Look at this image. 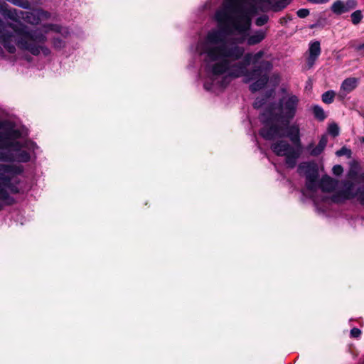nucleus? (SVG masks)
<instances>
[{"mask_svg": "<svg viewBox=\"0 0 364 364\" xmlns=\"http://www.w3.org/2000/svg\"><path fill=\"white\" fill-rule=\"evenodd\" d=\"M265 104V99L263 97H257L253 103L255 109H259Z\"/></svg>", "mask_w": 364, "mask_h": 364, "instance_id": "40", "label": "nucleus"}, {"mask_svg": "<svg viewBox=\"0 0 364 364\" xmlns=\"http://www.w3.org/2000/svg\"><path fill=\"white\" fill-rule=\"evenodd\" d=\"M294 147L285 140H278L271 145V150L277 156H284Z\"/></svg>", "mask_w": 364, "mask_h": 364, "instance_id": "12", "label": "nucleus"}, {"mask_svg": "<svg viewBox=\"0 0 364 364\" xmlns=\"http://www.w3.org/2000/svg\"><path fill=\"white\" fill-rule=\"evenodd\" d=\"M5 125L4 122H0V150H9L11 139H18L22 136L21 132L14 124Z\"/></svg>", "mask_w": 364, "mask_h": 364, "instance_id": "8", "label": "nucleus"}, {"mask_svg": "<svg viewBox=\"0 0 364 364\" xmlns=\"http://www.w3.org/2000/svg\"><path fill=\"white\" fill-rule=\"evenodd\" d=\"M299 97L291 95L287 98L279 99L277 104L271 103L266 107L260 114V122L263 126L269 125L264 129L267 137L273 136L280 129L279 122H285L288 124L295 117L299 105Z\"/></svg>", "mask_w": 364, "mask_h": 364, "instance_id": "2", "label": "nucleus"}, {"mask_svg": "<svg viewBox=\"0 0 364 364\" xmlns=\"http://www.w3.org/2000/svg\"><path fill=\"white\" fill-rule=\"evenodd\" d=\"M309 55L307 58V63L309 66H311L321 55V49L320 42L316 41L311 43L309 48Z\"/></svg>", "mask_w": 364, "mask_h": 364, "instance_id": "15", "label": "nucleus"}, {"mask_svg": "<svg viewBox=\"0 0 364 364\" xmlns=\"http://www.w3.org/2000/svg\"><path fill=\"white\" fill-rule=\"evenodd\" d=\"M292 20V16L291 14H287L285 16L282 17L279 19V23L281 25L284 26L286 25L289 21Z\"/></svg>", "mask_w": 364, "mask_h": 364, "instance_id": "48", "label": "nucleus"}, {"mask_svg": "<svg viewBox=\"0 0 364 364\" xmlns=\"http://www.w3.org/2000/svg\"><path fill=\"white\" fill-rule=\"evenodd\" d=\"M348 176L353 180L358 179V182L359 181L360 175H358V172L355 169L350 168L348 171Z\"/></svg>", "mask_w": 364, "mask_h": 364, "instance_id": "45", "label": "nucleus"}, {"mask_svg": "<svg viewBox=\"0 0 364 364\" xmlns=\"http://www.w3.org/2000/svg\"><path fill=\"white\" fill-rule=\"evenodd\" d=\"M296 14L299 18H304L309 15V10L307 9H300L296 11Z\"/></svg>", "mask_w": 364, "mask_h": 364, "instance_id": "44", "label": "nucleus"}, {"mask_svg": "<svg viewBox=\"0 0 364 364\" xmlns=\"http://www.w3.org/2000/svg\"><path fill=\"white\" fill-rule=\"evenodd\" d=\"M0 161L3 162H14L15 161V157L11 152H5L0 151Z\"/></svg>", "mask_w": 364, "mask_h": 364, "instance_id": "32", "label": "nucleus"}, {"mask_svg": "<svg viewBox=\"0 0 364 364\" xmlns=\"http://www.w3.org/2000/svg\"><path fill=\"white\" fill-rule=\"evenodd\" d=\"M301 154V148H296L294 146L292 149L288 151L284 156L285 157V164L289 168H294L297 163L298 159Z\"/></svg>", "mask_w": 364, "mask_h": 364, "instance_id": "14", "label": "nucleus"}, {"mask_svg": "<svg viewBox=\"0 0 364 364\" xmlns=\"http://www.w3.org/2000/svg\"><path fill=\"white\" fill-rule=\"evenodd\" d=\"M230 77L227 74L226 75L223 77L222 80L220 82V84L222 87H225L228 86V85L230 83Z\"/></svg>", "mask_w": 364, "mask_h": 364, "instance_id": "50", "label": "nucleus"}, {"mask_svg": "<svg viewBox=\"0 0 364 364\" xmlns=\"http://www.w3.org/2000/svg\"><path fill=\"white\" fill-rule=\"evenodd\" d=\"M331 201L334 203H341L344 200H347L343 195L341 194V191L337 192L331 196Z\"/></svg>", "mask_w": 364, "mask_h": 364, "instance_id": "36", "label": "nucleus"}, {"mask_svg": "<svg viewBox=\"0 0 364 364\" xmlns=\"http://www.w3.org/2000/svg\"><path fill=\"white\" fill-rule=\"evenodd\" d=\"M279 124L280 129L278 133L273 134V136L268 138L265 136L264 132H263V130L267 129L269 125L263 126L260 128L259 130V136L267 141H274L277 138H287L294 146L302 148L299 124L297 123L286 124L285 122H279Z\"/></svg>", "mask_w": 364, "mask_h": 364, "instance_id": "5", "label": "nucleus"}, {"mask_svg": "<svg viewBox=\"0 0 364 364\" xmlns=\"http://www.w3.org/2000/svg\"><path fill=\"white\" fill-rule=\"evenodd\" d=\"M246 70H241L240 68H233V65H230V70L228 71V75L231 78H237L241 75L245 76V73Z\"/></svg>", "mask_w": 364, "mask_h": 364, "instance_id": "27", "label": "nucleus"}, {"mask_svg": "<svg viewBox=\"0 0 364 364\" xmlns=\"http://www.w3.org/2000/svg\"><path fill=\"white\" fill-rule=\"evenodd\" d=\"M357 49H358V50H364V43H363L360 44V45L358 46Z\"/></svg>", "mask_w": 364, "mask_h": 364, "instance_id": "54", "label": "nucleus"}, {"mask_svg": "<svg viewBox=\"0 0 364 364\" xmlns=\"http://www.w3.org/2000/svg\"><path fill=\"white\" fill-rule=\"evenodd\" d=\"M15 161L21 163H27L31 160L30 154L25 150H21L16 154Z\"/></svg>", "mask_w": 364, "mask_h": 364, "instance_id": "26", "label": "nucleus"}, {"mask_svg": "<svg viewBox=\"0 0 364 364\" xmlns=\"http://www.w3.org/2000/svg\"><path fill=\"white\" fill-rule=\"evenodd\" d=\"M267 33L264 31L258 30L256 31L254 34L250 36L247 39V43L248 46H252L261 43L265 38Z\"/></svg>", "mask_w": 364, "mask_h": 364, "instance_id": "18", "label": "nucleus"}, {"mask_svg": "<svg viewBox=\"0 0 364 364\" xmlns=\"http://www.w3.org/2000/svg\"><path fill=\"white\" fill-rule=\"evenodd\" d=\"M291 0H275V2L272 4L271 1V4L269 5H272V10L274 12L280 11L283 9H284L290 3ZM269 4V3H267Z\"/></svg>", "mask_w": 364, "mask_h": 364, "instance_id": "23", "label": "nucleus"}, {"mask_svg": "<svg viewBox=\"0 0 364 364\" xmlns=\"http://www.w3.org/2000/svg\"><path fill=\"white\" fill-rule=\"evenodd\" d=\"M343 1L341 0H338L335 1L331 7V9L332 12L336 15H341L343 14Z\"/></svg>", "mask_w": 364, "mask_h": 364, "instance_id": "28", "label": "nucleus"}, {"mask_svg": "<svg viewBox=\"0 0 364 364\" xmlns=\"http://www.w3.org/2000/svg\"><path fill=\"white\" fill-rule=\"evenodd\" d=\"M238 20L240 21H233L232 22V33L234 31H237L241 36L239 37H235L231 39L229 45H236L242 44L245 43V40L247 39L248 31L251 26V18L247 15L246 11H242V14L238 15Z\"/></svg>", "mask_w": 364, "mask_h": 364, "instance_id": "7", "label": "nucleus"}, {"mask_svg": "<svg viewBox=\"0 0 364 364\" xmlns=\"http://www.w3.org/2000/svg\"><path fill=\"white\" fill-rule=\"evenodd\" d=\"M358 183H362L363 184L355 191L354 198H356L359 203L364 206V172L360 174Z\"/></svg>", "mask_w": 364, "mask_h": 364, "instance_id": "19", "label": "nucleus"}, {"mask_svg": "<svg viewBox=\"0 0 364 364\" xmlns=\"http://www.w3.org/2000/svg\"><path fill=\"white\" fill-rule=\"evenodd\" d=\"M23 146L22 143L18 141V139H11L9 145V150L12 149L13 151L18 152L21 151Z\"/></svg>", "mask_w": 364, "mask_h": 364, "instance_id": "33", "label": "nucleus"}, {"mask_svg": "<svg viewBox=\"0 0 364 364\" xmlns=\"http://www.w3.org/2000/svg\"><path fill=\"white\" fill-rule=\"evenodd\" d=\"M345 4L350 11L355 9L358 5L356 0H347Z\"/></svg>", "mask_w": 364, "mask_h": 364, "instance_id": "47", "label": "nucleus"}, {"mask_svg": "<svg viewBox=\"0 0 364 364\" xmlns=\"http://www.w3.org/2000/svg\"><path fill=\"white\" fill-rule=\"evenodd\" d=\"M2 205L0 203V210H2Z\"/></svg>", "mask_w": 364, "mask_h": 364, "instance_id": "56", "label": "nucleus"}, {"mask_svg": "<svg viewBox=\"0 0 364 364\" xmlns=\"http://www.w3.org/2000/svg\"><path fill=\"white\" fill-rule=\"evenodd\" d=\"M203 86H204V88L206 90H210L211 89L212 83H209V82H205L204 83Z\"/></svg>", "mask_w": 364, "mask_h": 364, "instance_id": "53", "label": "nucleus"}, {"mask_svg": "<svg viewBox=\"0 0 364 364\" xmlns=\"http://www.w3.org/2000/svg\"><path fill=\"white\" fill-rule=\"evenodd\" d=\"M203 53L212 62L228 58L232 61H236L243 56L245 48L240 46L222 43L215 46H205Z\"/></svg>", "mask_w": 364, "mask_h": 364, "instance_id": "4", "label": "nucleus"}, {"mask_svg": "<svg viewBox=\"0 0 364 364\" xmlns=\"http://www.w3.org/2000/svg\"><path fill=\"white\" fill-rule=\"evenodd\" d=\"M230 59H222L214 63L211 68V73L215 76L222 75L228 73L230 68Z\"/></svg>", "mask_w": 364, "mask_h": 364, "instance_id": "13", "label": "nucleus"}, {"mask_svg": "<svg viewBox=\"0 0 364 364\" xmlns=\"http://www.w3.org/2000/svg\"><path fill=\"white\" fill-rule=\"evenodd\" d=\"M14 23H5L0 18V43L9 53L16 50V41L32 40L45 43L47 37L38 30H29L21 20L31 25H38L42 18H48L50 13L42 9H34L31 11L17 10Z\"/></svg>", "mask_w": 364, "mask_h": 364, "instance_id": "1", "label": "nucleus"}, {"mask_svg": "<svg viewBox=\"0 0 364 364\" xmlns=\"http://www.w3.org/2000/svg\"><path fill=\"white\" fill-rule=\"evenodd\" d=\"M363 18L361 10H356L350 14V21L353 25L359 24Z\"/></svg>", "mask_w": 364, "mask_h": 364, "instance_id": "29", "label": "nucleus"}, {"mask_svg": "<svg viewBox=\"0 0 364 364\" xmlns=\"http://www.w3.org/2000/svg\"><path fill=\"white\" fill-rule=\"evenodd\" d=\"M312 4H325L329 1V0H309Z\"/></svg>", "mask_w": 364, "mask_h": 364, "instance_id": "52", "label": "nucleus"}, {"mask_svg": "<svg viewBox=\"0 0 364 364\" xmlns=\"http://www.w3.org/2000/svg\"><path fill=\"white\" fill-rule=\"evenodd\" d=\"M45 27L48 28L49 30L53 31L56 33H60L62 30V27L57 24L49 23L45 25Z\"/></svg>", "mask_w": 364, "mask_h": 364, "instance_id": "41", "label": "nucleus"}, {"mask_svg": "<svg viewBox=\"0 0 364 364\" xmlns=\"http://www.w3.org/2000/svg\"><path fill=\"white\" fill-rule=\"evenodd\" d=\"M336 156H347L348 157H350L351 156V150L350 149H348L346 146H343L339 150H338L336 152Z\"/></svg>", "mask_w": 364, "mask_h": 364, "instance_id": "38", "label": "nucleus"}, {"mask_svg": "<svg viewBox=\"0 0 364 364\" xmlns=\"http://www.w3.org/2000/svg\"><path fill=\"white\" fill-rule=\"evenodd\" d=\"M343 14L349 11L350 10L346 6V4L343 2Z\"/></svg>", "mask_w": 364, "mask_h": 364, "instance_id": "55", "label": "nucleus"}, {"mask_svg": "<svg viewBox=\"0 0 364 364\" xmlns=\"http://www.w3.org/2000/svg\"><path fill=\"white\" fill-rule=\"evenodd\" d=\"M255 81L250 85L249 90L255 93L266 87L269 82V74L264 73L261 77L255 80Z\"/></svg>", "mask_w": 364, "mask_h": 364, "instance_id": "17", "label": "nucleus"}, {"mask_svg": "<svg viewBox=\"0 0 364 364\" xmlns=\"http://www.w3.org/2000/svg\"><path fill=\"white\" fill-rule=\"evenodd\" d=\"M44 43L32 40L16 41V46L19 49L29 51L33 55H38L42 51L45 56L50 55V49L43 46Z\"/></svg>", "mask_w": 364, "mask_h": 364, "instance_id": "9", "label": "nucleus"}, {"mask_svg": "<svg viewBox=\"0 0 364 364\" xmlns=\"http://www.w3.org/2000/svg\"><path fill=\"white\" fill-rule=\"evenodd\" d=\"M332 172L335 176H341L343 172V168L341 165H335L332 168Z\"/></svg>", "mask_w": 364, "mask_h": 364, "instance_id": "42", "label": "nucleus"}, {"mask_svg": "<svg viewBox=\"0 0 364 364\" xmlns=\"http://www.w3.org/2000/svg\"><path fill=\"white\" fill-rule=\"evenodd\" d=\"M344 189L341 191V194L344 196L346 199H353L354 193L353 189L354 188V183L350 181H346L343 183Z\"/></svg>", "mask_w": 364, "mask_h": 364, "instance_id": "22", "label": "nucleus"}, {"mask_svg": "<svg viewBox=\"0 0 364 364\" xmlns=\"http://www.w3.org/2000/svg\"><path fill=\"white\" fill-rule=\"evenodd\" d=\"M298 173L305 176V186L307 190L314 192L317 189L318 182V168L314 161L301 162L298 166Z\"/></svg>", "mask_w": 364, "mask_h": 364, "instance_id": "6", "label": "nucleus"}, {"mask_svg": "<svg viewBox=\"0 0 364 364\" xmlns=\"http://www.w3.org/2000/svg\"><path fill=\"white\" fill-rule=\"evenodd\" d=\"M336 184L337 181L335 179L326 175L321 178L319 182V187L323 192L330 193L334 191Z\"/></svg>", "mask_w": 364, "mask_h": 364, "instance_id": "16", "label": "nucleus"}, {"mask_svg": "<svg viewBox=\"0 0 364 364\" xmlns=\"http://www.w3.org/2000/svg\"><path fill=\"white\" fill-rule=\"evenodd\" d=\"M225 34H232V30L229 26L221 28L219 31H211L207 34V41L211 44H218L224 42Z\"/></svg>", "mask_w": 364, "mask_h": 364, "instance_id": "11", "label": "nucleus"}, {"mask_svg": "<svg viewBox=\"0 0 364 364\" xmlns=\"http://www.w3.org/2000/svg\"><path fill=\"white\" fill-rule=\"evenodd\" d=\"M358 85V79L355 77H348L343 80L341 85V89L348 93L352 92Z\"/></svg>", "mask_w": 364, "mask_h": 364, "instance_id": "21", "label": "nucleus"}, {"mask_svg": "<svg viewBox=\"0 0 364 364\" xmlns=\"http://www.w3.org/2000/svg\"><path fill=\"white\" fill-rule=\"evenodd\" d=\"M314 117L320 122L323 121L326 118V115L321 107L314 105L312 108Z\"/></svg>", "mask_w": 364, "mask_h": 364, "instance_id": "25", "label": "nucleus"}, {"mask_svg": "<svg viewBox=\"0 0 364 364\" xmlns=\"http://www.w3.org/2000/svg\"><path fill=\"white\" fill-rule=\"evenodd\" d=\"M327 142H328V139H327V136L326 135H322L319 141H318V145L319 146H321V148L325 149L326 145H327Z\"/></svg>", "mask_w": 364, "mask_h": 364, "instance_id": "49", "label": "nucleus"}, {"mask_svg": "<svg viewBox=\"0 0 364 364\" xmlns=\"http://www.w3.org/2000/svg\"><path fill=\"white\" fill-rule=\"evenodd\" d=\"M336 93L333 90L325 92L321 97L322 101L326 104H331L333 102Z\"/></svg>", "mask_w": 364, "mask_h": 364, "instance_id": "31", "label": "nucleus"}, {"mask_svg": "<svg viewBox=\"0 0 364 364\" xmlns=\"http://www.w3.org/2000/svg\"><path fill=\"white\" fill-rule=\"evenodd\" d=\"M307 149L309 151V154L312 156H318L324 151V149L321 148L318 144L314 147V143H310L307 146Z\"/></svg>", "mask_w": 364, "mask_h": 364, "instance_id": "30", "label": "nucleus"}, {"mask_svg": "<svg viewBox=\"0 0 364 364\" xmlns=\"http://www.w3.org/2000/svg\"><path fill=\"white\" fill-rule=\"evenodd\" d=\"M328 130L330 134L334 137L339 134V127L336 123L331 124L328 127Z\"/></svg>", "mask_w": 364, "mask_h": 364, "instance_id": "39", "label": "nucleus"}, {"mask_svg": "<svg viewBox=\"0 0 364 364\" xmlns=\"http://www.w3.org/2000/svg\"><path fill=\"white\" fill-rule=\"evenodd\" d=\"M361 331L358 328H353L350 331V335L351 338H358L361 336Z\"/></svg>", "mask_w": 364, "mask_h": 364, "instance_id": "46", "label": "nucleus"}, {"mask_svg": "<svg viewBox=\"0 0 364 364\" xmlns=\"http://www.w3.org/2000/svg\"><path fill=\"white\" fill-rule=\"evenodd\" d=\"M16 11L17 9H9L8 8V4L6 3L0 2V13L5 17L12 20L13 21L17 15Z\"/></svg>", "mask_w": 364, "mask_h": 364, "instance_id": "20", "label": "nucleus"}, {"mask_svg": "<svg viewBox=\"0 0 364 364\" xmlns=\"http://www.w3.org/2000/svg\"><path fill=\"white\" fill-rule=\"evenodd\" d=\"M11 2L21 8L25 9H29L31 8V4L28 0H10Z\"/></svg>", "mask_w": 364, "mask_h": 364, "instance_id": "34", "label": "nucleus"}, {"mask_svg": "<svg viewBox=\"0 0 364 364\" xmlns=\"http://www.w3.org/2000/svg\"><path fill=\"white\" fill-rule=\"evenodd\" d=\"M23 171V167L20 165L0 164V200L4 201L8 205L15 203L9 192L13 194L20 193L18 187L20 180L14 178L22 174Z\"/></svg>", "mask_w": 364, "mask_h": 364, "instance_id": "3", "label": "nucleus"}, {"mask_svg": "<svg viewBox=\"0 0 364 364\" xmlns=\"http://www.w3.org/2000/svg\"><path fill=\"white\" fill-rule=\"evenodd\" d=\"M269 21V16L266 14L261 15L255 20V24L257 26H262L266 24Z\"/></svg>", "mask_w": 364, "mask_h": 364, "instance_id": "37", "label": "nucleus"}, {"mask_svg": "<svg viewBox=\"0 0 364 364\" xmlns=\"http://www.w3.org/2000/svg\"><path fill=\"white\" fill-rule=\"evenodd\" d=\"M251 63H252V54L247 53L242 60V62H239L237 63L233 64V68H240L241 70H247V66L249 65Z\"/></svg>", "mask_w": 364, "mask_h": 364, "instance_id": "24", "label": "nucleus"}, {"mask_svg": "<svg viewBox=\"0 0 364 364\" xmlns=\"http://www.w3.org/2000/svg\"><path fill=\"white\" fill-rule=\"evenodd\" d=\"M264 55V51L259 50L254 55H252V64H256Z\"/></svg>", "mask_w": 364, "mask_h": 364, "instance_id": "43", "label": "nucleus"}, {"mask_svg": "<svg viewBox=\"0 0 364 364\" xmlns=\"http://www.w3.org/2000/svg\"><path fill=\"white\" fill-rule=\"evenodd\" d=\"M52 44L55 49L58 50L64 48L65 46V41L59 37L53 38L52 39Z\"/></svg>", "mask_w": 364, "mask_h": 364, "instance_id": "35", "label": "nucleus"}, {"mask_svg": "<svg viewBox=\"0 0 364 364\" xmlns=\"http://www.w3.org/2000/svg\"><path fill=\"white\" fill-rule=\"evenodd\" d=\"M273 68L272 63L268 60H262L259 65H255L250 70H246L245 76L247 77L245 82L255 80L261 77L264 73H267L272 70Z\"/></svg>", "mask_w": 364, "mask_h": 364, "instance_id": "10", "label": "nucleus"}, {"mask_svg": "<svg viewBox=\"0 0 364 364\" xmlns=\"http://www.w3.org/2000/svg\"><path fill=\"white\" fill-rule=\"evenodd\" d=\"M322 21H325V19H321V18L318 19L317 21L315 23H314L312 25H310L309 28H311V29L317 28V27H318V26L322 25Z\"/></svg>", "mask_w": 364, "mask_h": 364, "instance_id": "51", "label": "nucleus"}]
</instances>
